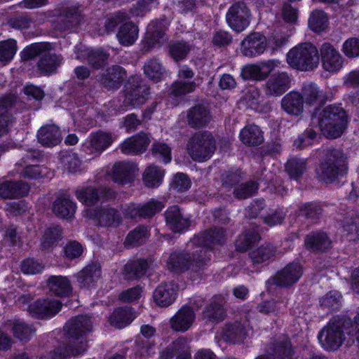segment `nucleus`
<instances>
[{
	"label": "nucleus",
	"instance_id": "obj_13",
	"mask_svg": "<svg viewBox=\"0 0 359 359\" xmlns=\"http://www.w3.org/2000/svg\"><path fill=\"white\" fill-rule=\"evenodd\" d=\"M62 307V304L59 300L39 298L29 304L28 312L35 319L48 320L55 317Z\"/></svg>",
	"mask_w": 359,
	"mask_h": 359
},
{
	"label": "nucleus",
	"instance_id": "obj_53",
	"mask_svg": "<svg viewBox=\"0 0 359 359\" xmlns=\"http://www.w3.org/2000/svg\"><path fill=\"white\" fill-rule=\"evenodd\" d=\"M341 295L337 292H330L319 300L320 308L327 313L339 311L341 307Z\"/></svg>",
	"mask_w": 359,
	"mask_h": 359
},
{
	"label": "nucleus",
	"instance_id": "obj_39",
	"mask_svg": "<svg viewBox=\"0 0 359 359\" xmlns=\"http://www.w3.org/2000/svg\"><path fill=\"white\" fill-rule=\"evenodd\" d=\"M11 331L15 339L20 342H29L36 332V329L32 324L26 323L20 319H15L11 323Z\"/></svg>",
	"mask_w": 359,
	"mask_h": 359
},
{
	"label": "nucleus",
	"instance_id": "obj_24",
	"mask_svg": "<svg viewBox=\"0 0 359 359\" xmlns=\"http://www.w3.org/2000/svg\"><path fill=\"white\" fill-rule=\"evenodd\" d=\"M63 238V228L58 224L46 227L40 238V248L43 252H50Z\"/></svg>",
	"mask_w": 359,
	"mask_h": 359
},
{
	"label": "nucleus",
	"instance_id": "obj_22",
	"mask_svg": "<svg viewBox=\"0 0 359 359\" xmlns=\"http://www.w3.org/2000/svg\"><path fill=\"white\" fill-rule=\"evenodd\" d=\"M211 118L210 110L201 104L191 107L187 114L188 125L194 129L205 128L210 122Z\"/></svg>",
	"mask_w": 359,
	"mask_h": 359
},
{
	"label": "nucleus",
	"instance_id": "obj_49",
	"mask_svg": "<svg viewBox=\"0 0 359 359\" xmlns=\"http://www.w3.org/2000/svg\"><path fill=\"white\" fill-rule=\"evenodd\" d=\"M164 175V170L158 166H149L143 174V182L148 188H157L162 184Z\"/></svg>",
	"mask_w": 359,
	"mask_h": 359
},
{
	"label": "nucleus",
	"instance_id": "obj_41",
	"mask_svg": "<svg viewBox=\"0 0 359 359\" xmlns=\"http://www.w3.org/2000/svg\"><path fill=\"white\" fill-rule=\"evenodd\" d=\"M299 212L300 216L316 223L324 212L323 204L318 201L303 203L299 207Z\"/></svg>",
	"mask_w": 359,
	"mask_h": 359
},
{
	"label": "nucleus",
	"instance_id": "obj_64",
	"mask_svg": "<svg viewBox=\"0 0 359 359\" xmlns=\"http://www.w3.org/2000/svg\"><path fill=\"white\" fill-rule=\"evenodd\" d=\"M341 51L346 57L353 59L359 57V38L350 37L342 45Z\"/></svg>",
	"mask_w": 359,
	"mask_h": 359
},
{
	"label": "nucleus",
	"instance_id": "obj_21",
	"mask_svg": "<svg viewBox=\"0 0 359 359\" xmlns=\"http://www.w3.org/2000/svg\"><path fill=\"white\" fill-rule=\"evenodd\" d=\"M127 77L126 69L120 65H112L106 69L100 79L102 85L108 90H118Z\"/></svg>",
	"mask_w": 359,
	"mask_h": 359
},
{
	"label": "nucleus",
	"instance_id": "obj_3",
	"mask_svg": "<svg viewBox=\"0 0 359 359\" xmlns=\"http://www.w3.org/2000/svg\"><path fill=\"white\" fill-rule=\"evenodd\" d=\"M348 114L342 104H332L325 107L316 108L311 114V123L316 125L325 136L338 138L347 128Z\"/></svg>",
	"mask_w": 359,
	"mask_h": 359
},
{
	"label": "nucleus",
	"instance_id": "obj_62",
	"mask_svg": "<svg viewBox=\"0 0 359 359\" xmlns=\"http://www.w3.org/2000/svg\"><path fill=\"white\" fill-rule=\"evenodd\" d=\"M342 228L347 234L355 232L359 236V214L356 211L348 212V215L342 221Z\"/></svg>",
	"mask_w": 359,
	"mask_h": 359
},
{
	"label": "nucleus",
	"instance_id": "obj_31",
	"mask_svg": "<svg viewBox=\"0 0 359 359\" xmlns=\"http://www.w3.org/2000/svg\"><path fill=\"white\" fill-rule=\"evenodd\" d=\"M76 208V203L73 200L59 196L53 203L52 210L57 218L68 219L74 217Z\"/></svg>",
	"mask_w": 359,
	"mask_h": 359
},
{
	"label": "nucleus",
	"instance_id": "obj_58",
	"mask_svg": "<svg viewBox=\"0 0 359 359\" xmlns=\"http://www.w3.org/2000/svg\"><path fill=\"white\" fill-rule=\"evenodd\" d=\"M109 54L102 49L92 50L88 52L87 60L94 69H100L105 67Z\"/></svg>",
	"mask_w": 359,
	"mask_h": 359
},
{
	"label": "nucleus",
	"instance_id": "obj_61",
	"mask_svg": "<svg viewBox=\"0 0 359 359\" xmlns=\"http://www.w3.org/2000/svg\"><path fill=\"white\" fill-rule=\"evenodd\" d=\"M17 51V42L15 39L0 41V61H11Z\"/></svg>",
	"mask_w": 359,
	"mask_h": 359
},
{
	"label": "nucleus",
	"instance_id": "obj_55",
	"mask_svg": "<svg viewBox=\"0 0 359 359\" xmlns=\"http://www.w3.org/2000/svg\"><path fill=\"white\" fill-rule=\"evenodd\" d=\"M313 127L318 128L316 125H313L311 123L309 127L294 141L293 146L302 149L309 145H311L313 142L316 140L318 135V131Z\"/></svg>",
	"mask_w": 359,
	"mask_h": 359
},
{
	"label": "nucleus",
	"instance_id": "obj_33",
	"mask_svg": "<svg viewBox=\"0 0 359 359\" xmlns=\"http://www.w3.org/2000/svg\"><path fill=\"white\" fill-rule=\"evenodd\" d=\"M241 142L248 147H257L264 142V135L261 128L255 125L245 126L239 133Z\"/></svg>",
	"mask_w": 359,
	"mask_h": 359
},
{
	"label": "nucleus",
	"instance_id": "obj_12",
	"mask_svg": "<svg viewBox=\"0 0 359 359\" xmlns=\"http://www.w3.org/2000/svg\"><path fill=\"white\" fill-rule=\"evenodd\" d=\"M88 217L95 221L97 225L102 227H117L123 221L119 210L109 205H100L90 209Z\"/></svg>",
	"mask_w": 359,
	"mask_h": 359
},
{
	"label": "nucleus",
	"instance_id": "obj_26",
	"mask_svg": "<svg viewBox=\"0 0 359 359\" xmlns=\"http://www.w3.org/2000/svg\"><path fill=\"white\" fill-rule=\"evenodd\" d=\"M149 263L145 258L129 259L123 268V276L126 280H140L146 274Z\"/></svg>",
	"mask_w": 359,
	"mask_h": 359
},
{
	"label": "nucleus",
	"instance_id": "obj_59",
	"mask_svg": "<svg viewBox=\"0 0 359 359\" xmlns=\"http://www.w3.org/2000/svg\"><path fill=\"white\" fill-rule=\"evenodd\" d=\"M262 71L259 65H248L241 69V76L245 81H262L266 79V74H262Z\"/></svg>",
	"mask_w": 359,
	"mask_h": 359
},
{
	"label": "nucleus",
	"instance_id": "obj_9",
	"mask_svg": "<svg viewBox=\"0 0 359 359\" xmlns=\"http://www.w3.org/2000/svg\"><path fill=\"white\" fill-rule=\"evenodd\" d=\"M124 102L127 106L137 107L147 100L150 94V87L141 76L131 75L123 86Z\"/></svg>",
	"mask_w": 359,
	"mask_h": 359
},
{
	"label": "nucleus",
	"instance_id": "obj_23",
	"mask_svg": "<svg viewBox=\"0 0 359 359\" xmlns=\"http://www.w3.org/2000/svg\"><path fill=\"white\" fill-rule=\"evenodd\" d=\"M277 248L272 243H267L251 250L248 255L255 267L268 266L275 259Z\"/></svg>",
	"mask_w": 359,
	"mask_h": 359
},
{
	"label": "nucleus",
	"instance_id": "obj_40",
	"mask_svg": "<svg viewBox=\"0 0 359 359\" xmlns=\"http://www.w3.org/2000/svg\"><path fill=\"white\" fill-rule=\"evenodd\" d=\"M150 236L148 226L140 224L127 234L124 244L128 248L140 246L144 244Z\"/></svg>",
	"mask_w": 359,
	"mask_h": 359
},
{
	"label": "nucleus",
	"instance_id": "obj_60",
	"mask_svg": "<svg viewBox=\"0 0 359 359\" xmlns=\"http://www.w3.org/2000/svg\"><path fill=\"white\" fill-rule=\"evenodd\" d=\"M196 88L195 81H176L171 85L170 93L175 97H178L193 93Z\"/></svg>",
	"mask_w": 359,
	"mask_h": 359
},
{
	"label": "nucleus",
	"instance_id": "obj_4",
	"mask_svg": "<svg viewBox=\"0 0 359 359\" xmlns=\"http://www.w3.org/2000/svg\"><path fill=\"white\" fill-rule=\"evenodd\" d=\"M347 159L342 151L332 148L327 151L325 156L316 168V175L320 182L332 184L348 174Z\"/></svg>",
	"mask_w": 359,
	"mask_h": 359
},
{
	"label": "nucleus",
	"instance_id": "obj_17",
	"mask_svg": "<svg viewBox=\"0 0 359 359\" xmlns=\"http://www.w3.org/2000/svg\"><path fill=\"white\" fill-rule=\"evenodd\" d=\"M101 276V265L97 262H92L84 266L74 275V277L79 288L90 290L93 288H95Z\"/></svg>",
	"mask_w": 359,
	"mask_h": 359
},
{
	"label": "nucleus",
	"instance_id": "obj_46",
	"mask_svg": "<svg viewBox=\"0 0 359 359\" xmlns=\"http://www.w3.org/2000/svg\"><path fill=\"white\" fill-rule=\"evenodd\" d=\"M271 350L274 359H293L295 353L290 339L275 341Z\"/></svg>",
	"mask_w": 359,
	"mask_h": 359
},
{
	"label": "nucleus",
	"instance_id": "obj_54",
	"mask_svg": "<svg viewBox=\"0 0 359 359\" xmlns=\"http://www.w3.org/2000/svg\"><path fill=\"white\" fill-rule=\"evenodd\" d=\"M169 186L170 191L184 193L190 189L191 182L187 174L179 172L172 176Z\"/></svg>",
	"mask_w": 359,
	"mask_h": 359
},
{
	"label": "nucleus",
	"instance_id": "obj_7",
	"mask_svg": "<svg viewBox=\"0 0 359 359\" xmlns=\"http://www.w3.org/2000/svg\"><path fill=\"white\" fill-rule=\"evenodd\" d=\"M187 150L194 161L202 163L209 160L216 150V140L208 130L195 133L187 143Z\"/></svg>",
	"mask_w": 359,
	"mask_h": 359
},
{
	"label": "nucleus",
	"instance_id": "obj_35",
	"mask_svg": "<svg viewBox=\"0 0 359 359\" xmlns=\"http://www.w3.org/2000/svg\"><path fill=\"white\" fill-rule=\"evenodd\" d=\"M226 312L224 306L215 299H212L203 309L201 318L205 323H218L224 320Z\"/></svg>",
	"mask_w": 359,
	"mask_h": 359
},
{
	"label": "nucleus",
	"instance_id": "obj_14",
	"mask_svg": "<svg viewBox=\"0 0 359 359\" xmlns=\"http://www.w3.org/2000/svg\"><path fill=\"white\" fill-rule=\"evenodd\" d=\"M304 247L311 253L323 254L332 248V241L327 232L312 231L304 238Z\"/></svg>",
	"mask_w": 359,
	"mask_h": 359
},
{
	"label": "nucleus",
	"instance_id": "obj_11",
	"mask_svg": "<svg viewBox=\"0 0 359 359\" xmlns=\"http://www.w3.org/2000/svg\"><path fill=\"white\" fill-rule=\"evenodd\" d=\"M112 134L99 130L91 133L82 144L81 150L86 154L98 156L114 142Z\"/></svg>",
	"mask_w": 359,
	"mask_h": 359
},
{
	"label": "nucleus",
	"instance_id": "obj_18",
	"mask_svg": "<svg viewBox=\"0 0 359 359\" xmlns=\"http://www.w3.org/2000/svg\"><path fill=\"white\" fill-rule=\"evenodd\" d=\"M166 225L173 233H183L191 226L189 218L184 217L179 205L169 206L164 212Z\"/></svg>",
	"mask_w": 359,
	"mask_h": 359
},
{
	"label": "nucleus",
	"instance_id": "obj_45",
	"mask_svg": "<svg viewBox=\"0 0 359 359\" xmlns=\"http://www.w3.org/2000/svg\"><path fill=\"white\" fill-rule=\"evenodd\" d=\"M257 309L262 314L277 316L285 311L286 304L283 301L279 299H266L257 304Z\"/></svg>",
	"mask_w": 359,
	"mask_h": 359
},
{
	"label": "nucleus",
	"instance_id": "obj_6",
	"mask_svg": "<svg viewBox=\"0 0 359 359\" xmlns=\"http://www.w3.org/2000/svg\"><path fill=\"white\" fill-rule=\"evenodd\" d=\"M319 52L315 45L310 42L300 43L287 54V62L293 69L299 71H310L317 67Z\"/></svg>",
	"mask_w": 359,
	"mask_h": 359
},
{
	"label": "nucleus",
	"instance_id": "obj_44",
	"mask_svg": "<svg viewBox=\"0 0 359 359\" xmlns=\"http://www.w3.org/2000/svg\"><path fill=\"white\" fill-rule=\"evenodd\" d=\"M190 50V45L184 40L171 41L168 45V54L176 62L186 59Z\"/></svg>",
	"mask_w": 359,
	"mask_h": 359
},
{
	"label": "nucleus",
	"instance_id": "obj_8",
	"mask_svg": "<svg viewBox=\"0 0 359 359\" xmlns=\"http://www.w3.org/2000/svg\"><path fill=\"white\" fill-rule=\"evenodd\" d=\"M303 273L304 269L299 262H290L265 282L266 290L270 292L273 286L290 288L299 280Z\"/></svg>",
	"mask_w": 359,
	"mask_h": 359
},
{
	"label": "nucleus",
	"instance_id": "obj_29",
	"mask_svg": "<svg viewBox=\"0 0 359 359\" xmlns=\"http://www.w3.org/2000/svg\"><path fill=\"white\" fill-rule=\"evenodd\" d=\"M149 143L150 140L145 134H138L125 140L120 148L124 154H140L147 150Z\"/></svg>",
	"mask_w": 359,
	"mask_h": 359
},
{
	"label": "nucleus",
	"instance_id": "obj_27",
	"mask_svg": "<svg viewBox=\"0 0 359 359\" xmlns=\"http://www.w3.org/2000/svg\"><path fill=\"white\" fill-rule=\"evenodd\" d=\"M38 142L46 147H53L61 142L62 135L60 128L54 124L41 126L37 132Z\"/></svg>",
	"mask_w": 359,
	"mask_h": 359
},
{
	"label": "nucleus",
	"instance_id": "obj_16",
	"mask_svg": "<svg viewBox=\"0 0 359 359\" xmlns=\"http://www.w3.org/2000/svg\"><path fill=\"white\" fill-rule=\"evenodd\" d=\"M322 66L329 72H338L344 66V59L339 52L329 42H325L320 48Z\"/></svg>",
	"mask_w": 359,
	"mask_h": 359
},
{
	"label": "nucleus",
	"instance_id": "obj_2",
	"mask_svg": "<svg viewBox=\"0 0 359 359\" xmlns=\"http://www.w3.org/2000/svg\"><path fill=\"white\" fill-rule=\"evenodd\" d=\"M92 330L91 320L87 316L78 315L72 318L64 326L65 334L69 339L81 340L55 348L52 352V359H67L83 353L88 348V341L84 339Z\"/></svg>",
	"mask_w": 359,
	"mask_h": 359
},
{
	"label": "nucleus",
	"instance_id": "obj_43",
	"mask_svg": "<svg viewBox=\"0 0 359 359\" xmlns=\"http://www.w3.org/2000/svg\"><path fill=\"white\" fill-rule=\"evenodd\" d=\"M60 163L63 170L69 173H80L82 170V161L78 154L72 150L61 152Z\"/></svg>",
	"mask_w": 359,
	"mask_h": 359
},
{
	"label": "nucleus",
	"instance_id": "obj_51",
	"mask_svg": "<svg viewBox=\"0 0 359 359\" xmlns=\"http://www.w3.org/2000/svg\"><path fill=\"white\" fill-rule=\"evenodd\" d=\"M328 20L325 12L322 10H315L309 15L308 25L311 31L320 33L326 29Z\"/></svg>",
	"mask_w": 359,
	"mask_h": 359
},
{
	"label": "nucleus",
	"instance_id": "obj_20",
	"mask_svg": "<svg viewBox=\"0 0 359 359\" xmlns=\"http://www.w3.org/2000/svg\"><path fill=\"white\" fill-rule=\"evenodd\" d=\"M136 165L130 161H118L112 167V180L118 184L126 185L134 182Z\"/></svg>",
	"mask_w": 359,
	"mask_h": 359
},
{
	"label": "nucleus",
	"instance_id": "obj_28",
	"mask_svg": "<svg viewBox=\"0 0 359 359\" xmlns=\"http://www.w3.org/2000/svg\"><path fill=\"white\" fill-rule=\"evenodd\" d=\"M195 319L193 309L188 306H182L170 319L171 328L177 332H186Z\"/></svg>",
	"mask_w": 359,
	"mask_h": 359
},
{
	"label": "nucleus",
	"instance_id": "obj_1",
	"mask_svg": "<svg viewBox=\"0 0 359 359\" xmlns=\"http://www.w3.org/2000/svg\"><path fill=\"white\" fill-rule=\"evenodd\" d=\"M225 241V230L222 227L202 231L191 240L196 247L194 250L177 249L170 253L167 269L177 276L187 273L193 281L201 280L211 261L212 246L222 245Z\"/></svg>",
	"mask_w": 359,
	"mask_h": 359
},
{
	"label": "nucleus",
	"instance_id": "obj_34",
	"mask_svg": "<svg viewBox=\"0 0 359 359\" xmlns=\"http://www.w3.org/2000/svg\"><path fill=\"white\" fill-rule=\"evenodd\" d=\"M134 320L133 309L130 306L117 307L109 317V324L117 328L123 329Z\"/></svg>",
	"mask_w": 359,
	"mask_h": 359
},
{
	"label": "nucleus",
	"instance_id": "obj_19",
	"mask_svg": "<svg viewBox=\"0 0 359 359\" xmlns=\"http://www.w3.org/2000/svg\"><path fill=\"white\" fill-rule=\"evenodd\" d=\"M30 190L28 183L22 180H7L0 182V198L15 199L26 196Z\"/></svg>",
	"mask_w": 359,
	"mask_h": 359
},
{
	"label": "nucleus",
	"instance_id": "obj_56",
	"mask_svg": "<svg viewBox=\"0 0 359 359\" xmlns=\"http://www.w3.org/2000/svg\"><path fill=\"white\" fill-rule=\"evenodd\" d=\"M301 94L304 97V103L309 106L314 105L318 100L322 101L321 98L324 97L323 92L320 91L319 88L314 83L304 85Z\"/></svg>",
	"mask_w": 359,
	"mask_h": 359
},
{
	"label": "nucleus",
	"instance_id": "obj_52",
	"mask_svg": "<svg viewBox=\"0 0 359 359\" xmlns=\"http://www.w3.org/2000/svg\"><path fill=\"white\" fill-rule=\"evenodd\" d=\"M224 336L233 344H241L245 339L246 332L240 323H227L224 328Z\"/></svg>",
	"mask_w": 359,
	"mask_h": 359
},
{
	"label": "nucleus",
	"instance_id": "obj_30",
	"mask_svg": "<svg viewBox=\"0 0 359 359\" xmlns=\"http://www.w3.org/2000/svg\"><path fill=\"white\" fill-rule=\"evenodd\" d=\"M176 296L177 290L175 284L171 282L161 283L153 294L155 303L161 307L171 305L175 300Z\"/></svg>",
	"mask_w": 359,
	"mask_h": 359
},
{
	"label": "nucleus",
	"instance_id": "obj_5",
	"mask_svg": "<svg viewBox=\"0 0 359 359\" xmlns=\"http://www.w3.org/2000/svg\"><path fill=\"white\" fill-rule=\"evenodd\" d=\"M351 319L345 315L333 316L318 333V340L326 351L333 352L338 350L345 341V332L347 333Z\"/></svg>",
	"mask_w": 359,
	"mask_h": 359
},
{
	"label": "nucleus",
	"instance_id": "obj_57",
	"mask_svg": "<svg viewBox=\"0 0 359 359\" xmlns=\"http://www.w3.org/2000/svg\"><path fill=\"white\" fill-rule=\"evenodd\" d=\"M141 219H151L162 211L164 208L163 202L151 198L147 202L140 204Z\"/></svg>",
	"mask_w": 359,
	"mask_h": 359
},
{
	"label": "nucleus",
	"instance_id": "obj_25",
	"mask_svg": "<svg viewBox=\"0 0 359 359\" xmlns=\"http://www.w3.org/2000/svg\"><path fill=\"white\" fill-rule=\"evenodd\" d=\"M291 79L286 72L272 74L266 84V94L275 97L283 95L290 87Z\"/></svg>",
	"mask_w": 359,
	"mask_h": 359
},
{
	"label": "nucleus",
	"instance_id": "obj_32",
	"mask_svg": "<svg viewBox=\"0 0 359 359\" xmlns=\"http://www.w3.org/2000/svg\"><path fill=\"white\" fill-rule=\"evenodd\" d=\"M281 107L287 114L298 116L304 111V97L297 91H290L283 97Z\"/></svg>",
	"mask_w": 359,
	"mask_h": 359
},
{
	"label": "nucleus",
	"instance_id": "obj_48",
	"mask_svg": "<svg viewBox=\"0 0 359 359\" xmlns=\"http://www.w3.org/2000/svg\"><path fill=\"white\" fill-rule=\"evenodd\" d=\"M75 196L85 206L92 207L100 202L99 189L95 187L88 186L77 189L75 191Z\"/></svg>",
	"mask_w": 359,
	"mask_h": 359
},
{
	"label": "nucleus",
	"instance_id": "obj_38",
	"mask_svg": "<svg viewBox=\"0 0 359 359\" xmlns=\"http://www.w3.org/2000/svg\"><path fill=\"white\" fill-rule=\"evenodd\" d=\"M60 62V56L55 53L43 54L36 63L39 76H48L55 73Z\"/></svg>",
	"mask_w": 359,
	"mask_h": 359
},
{
	"label": "nucleus",
	"instance_id": "obj_15",
	"mask_svg": "<svg viewBox=\"0 0 359 359\" xmlns=\"http://www.w3.org/2000/svg\"><path fill=\"white\" fill-rule=\"evenodd\" d=\"M267 45V39L264 34L253 32L241 41V51L245 57H254L264 53Z\"/></svg>",
	"mask_w": 359,
	"mask_h": 359
},
{
	"label": "nucleus",
	"instance_id": "obj_37",
	"mask_svg": "<svg viewBox=\"0 0 359 359\" xmlns=\"http://www.w3.org/2000/svg\"><path fill=\"white\" fill-rule=\"evenodd\" d=\"M139 29L133 22L129 21L121 25L116 34L118 43L123 46L133 45L138 38Z\"/></svg>",
	"mask_w": 359,
	"mask_h": 359
},
{
	"label": "nucleus",
	"instance_id": "obj_42",
	"mask_svg": "<svg viewBox=\"0 0 359 359\" xmlns=\"http://www.w3.org/2000/svg\"><path fill=\"white\" fill-rule=\"evenodd\" d=\"M260 240L261 236L257 230L253 229H245L236 241V250L241 252H245Z\"/></svg>",
	"mask_w": 359,
	"mask_h": 359
},
{
	"label": "nucleus",
	"instance_id": "obj_47",
	"mask_svg": "<svg viewBox=\"0 0 359 359\" xmlns=\"http://www.w3.org/2000/svg\"><path fill=\"white\" fill-rule=\"evenodd\" d=\"M285 167L290 178L297 181L306 171L307 161L304 158L294 157L287 160Z\"/></svg>",
	"mask_w": 359,
	"mask_h": 359
},
{
	"label": "nucleus",
	"instance_id": "obj_10",
	"mask_svg": "<svg viewBox=\"0 0 359 359\" xmlns=\"http://www.w3.org/2000/svg\"><path fill=\"white\" fill-rule=\"evenodd\" d=\"M250 10L243 1L233 4L226 13L228 26L236 32H242L250 25Z\"/></svg>",
	"mask_w": 359,
	"mask_h": 359
},
{
	"label": "nucleus",
	"instance_id": "obj_63",
	"mask_svg": "<svg viewBox=\"0 0 359 359\" xmlns=\"http://www.w3.org/2000/svg\"><path fill=\"white\" fill-rule=\"evenodd\" d=\"M259 184L255 181H248L234 189L233 194L236 198L245 199L257 193Z\"/></svg>",
	"mask_w": 359,
	"mask_h": 359
},
{
	"label": "nucleus",
	"instance_id": "obj_36",
	"mask_svg": "<svg viewBox=\"0 0 359 359\" xmlns=\"http://www.w3.org/2000/svg\"><path fill=\"white\" fill-rule=\"evenodd\" d=\"M50 290L59 297H67L72 294V287L69 278L62 276H50L47 280Z\"/></svg>",
	"mask_w": 359,
	"mask_h": 359
},
{
	"label": "nucleus",
	"instance_id": "obj_50",
	"mask_svg": "<svg viewBox=\"0 0 359 359\" xmlns=\"http://www.w3.org/2000/svg\"><path fill=\"white\" fill-rule=\"evenodd\" d=\"M143 69L145 76L156 83L160 81L165 74V68L156 58L150 59L145 62Z\"/></svg>",
	"mask_w": 359,
	"mask_h": 359
}]
</instances>
